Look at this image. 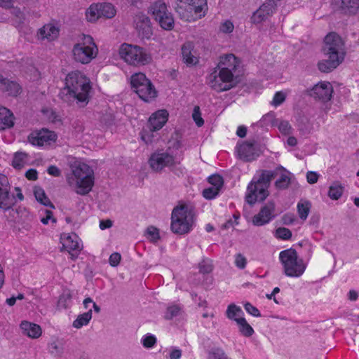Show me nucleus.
Wrapping results in <instances>:
<instances>
[{"label":"nucleus","instance_id":"680f3d73","mask_svg":"<svg viewBox=\"0 0 359 359\" xmlns=\"http://www.w3.org/2000/svg\"><path fill=\"white\" fill-rule=\"evenodd\" d=\"M121 261V255L118 252L112 253L109 259V262L111 266H117Z\"/></svg>","mask_w":359,"mask_h":359},{"label":"nucleus","instance_id":"c03bdc74","mask_svg":"<svg viewBox=\"0 0 359 359\" xmlns=\"http://www.w3.org/2000/svg\"><path fill=\"white\" fill-rule=\"evenodd\" d=\"M208 359H228V357L222 348H215L209 352Z\"/></svg>","mask_w":359,"mask_h":359},{"label":"nucleus","instance_id":"c756f323","mask_svg":"<svg viewBox=\"0 0 359 359\" xmlns=\"http://www.w3.org/2000/svg\"><path fill=\"white\" fill-rule=\"evenodd\" d=\"M34 194L37 201L42 205L51 208H55L54 205L51 203L50 199L46 196L44 190L40 187H35L34 188Z\"/></svg>","mask_w":359,"mask_h":359},{"label":"nucleus","instance_id":"bb28decb","mask_svg":"<svg viewBox=\"0 0 359 359\" xmlns=\"http://www.w3.org/2000/svg\"><path fill=\"white\" fill-rule=\"evenodd\" d=\"M187 10L200 18L205 15L208 10L207 0H187Z\"/></svg>","mask_w":359,"mask_h":359},{"label":"nucleus","instance_id":"2f4dec72","mask_svg":"<svg viewBox=\"0 0 359 359\" xmlns=\"http://www.w3.org/2000/svg\"><path fill=\"white\" fill-rule=\"evenodd\" d=\"M98 8L100 18H112L116 15V9L110 3L98 4Z\"/></svg>","mask_w":359,"mask_h":359},{"label":"nucleus","instance_id":"c9c22d12","mask_svg":"<svg viewBox=\"0 0 359 359\" xmlns=\"http://www.w3.org/2000/svg\"><path fill=\"white\" fill-rule=\"evenodd\" d=\"M226 313L228 318L236 321V319L241 318V315L243 313L241 307L231 304L228 306Z\"/></svg>","mask_w":359,"mask_h":359},{"label":"nucleus","instance_id":"f8f14e48","mask_svg":"<svg viewBox=\"0 0 359 359\" xmlns=\"http://www.w3.org/2000/svg\"><path fill=\"white\" fill-rule=\"evenodd\" d=\"M149 164L155 172H160L164 168H171L175 165V160L172 155L168 152H154L149 159Z\"/></svg>","mask_w":359,"mask_h":359},{"label":"nucleus","instance_id":"a878e982","mask_svg":"<svg viewBox=\"0 0 359 359\" xmlns=\"http://www.w3.org/2000/svg\"><path fill=\"white\" fill-rule=\"evenodd\" d=\"M20 328L23 334L32 339L39 338L42 333L41 328L39 325L26 320L21 322Z\"/></svg>","mask_w":359,"mask_h":359},{"label":"nucleus","instance_id":"a211bd4d","mask_svg":"<svg viewBox=\"0 0 359 359\" xmlns=\"http://www.w3.org/2000/svg\"><path fill=\"white\" fill-rule=\"evenodd\" d=\"M56 140V135L54 132L42 130L35 133H31L28 136L29 142L36 146H43L44 144H50V142H55Z\"/></svg>","mask_w":359,"mask_h":359},{"label":"nucleus","instance_id":"774afa93","mask_svg":"<svg viewBox=\"0 0 359 359\" xmlns=\"http://www.w3.org/2000/svg\"><path fill=\"white\" fill-rule=\"evenodd\" d=\"M295 220L294 216L292 214H285L282 217V222L283 224H292Z\"/></svg>","mask_w":359,"mask_h":359},{"label":"nucleus","instance_id":"f03ea898","mask_svg":"<svg viewBox=\"0 0 359 359\" xmlns=\"http://www.w3.org/2000/svg\"><path fill=\"white\" fill-rule=\"evenodd\" d=\"M91 89L90 80L80 72L69 73L65 79V87L59 95L66 102L76 101L79 107H85L89 102V92Z\"/></svg>","mask_w":359,"mask_h":359},{"label":"nucleus","instance_id":"bf43d9fd","mask_svg":"<svg viewBox=\"0 0 359 359\" xmlns=\"http://www.w3.org/2000/svg\"><path fill=\"white\" fill-rule=\"evenodd\" d=\"M114 120V116L111 113H106L100 117V121L106 126L112 125Z\"/></svg>","mask_w":359,"mask_h":359},{"label":"nucleus","instance_id":"1a4fd4ad","mask_svg":"<svg viewBox=\"0 0 359 359\" xmlns=\"http://www.w3.org/2000/svg\"><path fill=\"white\" fill-rule=\"evenodd\" d=\"M72 53L75 61L81 64H88L96 57L97 47L92 36L84 35L83 41L74 46Z\"/></svg>","mask_w":359,"mask_h":359},{"label":"nucleus","instance_id":"79ce46f5","mask_svg":"<svg viewBox=\"0 0 359 359\" xmlns=\"http://www.w3.org/2000/svg\"><path fill=\"white\" fill-rule=\"evenodd\" d=\"M208 182L220 191L224 184V180L221 175L214 174L208 177Z\"/></svg>","mask_w":359,"mask_h":359},{"label":"nucleus","instance_id":"58836bf2","mask_svg":"<svg viewBox=\"0 0 359 359\" xmlns=\"http://www.w3.org/2000/svg\"><path fill=\"white\" fill-rule=\"evenodd\" d=\"M26 154L22 152H16L14 155L12 165L16 169H21L24 166Z\"/></svg>","mask_w":359,"mask_h":359},{"label":"nucleus","instance_id":"cd10ccee","mask_svg":"<svg viewBox=\"0 0 359 359\" xmlns=\"http://www.w3.org/2000/svg\"><path fill=\"white\" fill-rule=\"evenodd\" d=\"M0 90L6 92L8 95L17 96L21 90L20 85L6 78L0 79Z\"/></svg>","mask_w":359,"mask_h":359},{"label":"nucleus","instance_id":"6e6d98bb","mask_svg":"<svg viewBox=\"0 0 359 359\" xmlns=\"http://www.w3.org/2000/svg\"><path fill=\"white\" fill-rule=\"evenodd\" d=\"M244 308L246 310L248 313H249L250 315L255 316V317H259L261 316V313L253 305H252L250 303L247 302L244 305Z\"/></svg>","mask_w":359,"mask_h":359},{"label":"nucleus","instance_id":"6e6552de","mask_svg":"<svg viewBox=\"0 0 359 359\" xmlns=\"http://www.w3.org/2000/svg\"><path fill=\"white\" fill-rule=\"evenodd\" d=\"M130 84L134 92L145 102H149L157 96V91L151 81L143 73L133 74L130 78Z\"/></svg>","mask_w":359,"mask_h":359},{"label":"nucleus","instance_id":"ea45409f","mask_svg":"<svg viewBox=\"0 0 359 359\" xmlns=\"http://www.w3.org/2000/svg\"><path fill=\"white\" fill-rule=\"evenodd\" d=\"M275 121V114L273 112L268 113L264 115L262 118L257 123L260 127H265L270 125H273Z\"/></svg>","mask_w":359,"mask_h":359},{"label":"nucleus","instance_id":"69168bd1","mask_svg":"<svg viewBox=\"0 0 359 359\" xmlns=\"http://www.w3.org/2000/svg\"><path fill=\"white\" fill-rule=\"evenodd\" d=\"M25 177L29 180H36L38 178V172L36 169L30 168L25 172Z\"/></svg>","mask_w":359,"mask_h":359},{"label":"nucleus","instance_id":"7c9ffc66","mask_svg":"<svg viewBox=\"0 0 359 359\" xmlns=\"http://www.w3.org/2000/svg\"><path fill=\"white\" fill-rule=\"evenodd\" d=\"M236 322L238 325L239 332L243 336L250 337L254 334L253 328L244 318L236 319Z\"/></svg>","mask_w":359,"mask_h":359},{"label":"nucleus","instance_id":"5701e85b","mask_svg":"<svg viewBox=\"0 0 359 359\" xmlns=\"http://www.w3.org/2000/svg\"><path fill=\"white\" fill-rule=\"evenodd\" d=\"M334 2L345 14H355L359 9V0H334Z\"/></svg>","mask_w":359,"mask_h":359},{"label":"nucleus","instance_id":"9d476101","mask_svg":"<svg viewBox=\"0 0 359 359\" xmlns=\"http://www.w3.org/2000/svg\"><path fill=\"white\" fill-rule=\"evenodd\" d=\"M149 11L161 28L165 30L173 29L174 19L171 13L168 11L165 2L161 0L155 1L150 6Z\"/></svg>","mask_w":359,"mask_h":359},{"label":"nucleus","instance_id":"37998d69","mask_svg":"<svg viewBox=\"0 0 359 359\" xmlns=\"http://www.w3.org/2000/svg\"><path fill=\"white\" fill-rule=\"evenodd\" d=\"M275 236L282 240H289L292 237V232L289 229L279 227L276 230Z\"/></svg>","mask_w":359,"mask_h":359},{"label":"nucleus","instance_id":"423d86ee","mask_svg":"<svg viewBox=\"0 0 359 359\" xmlns=\"http://www.w3.org/2000/svg\"><path fill=\"white\" fill-rule=\"evenodd\" d=\"M119 55L126 62L134 66L145 65L152 60L151 54L144 48L128 43L121 46Z\"/></svg>","mask_w":359,"mask_h":359},{"label":"nucleus","instance_id":"dca6fc26","mask_svg":"<svg viewBox=\"0 0 359 359\" xmlns=\"http://www.w3.org/2000/svg\"><path fill=\"white\" fill-rule=\"evenodd\" d=\"M136 29L142 38L149 39L152 36V27L150 18L142 13H137L134 19Z\"/></svg>","mask_w":359,"mask_h":359},{"label":"nucleus","instance_id":"c85d7f7f","mask_svg":"<svg viewBox=\"0 0 359 359\" xmlns=\"http://www.w3.org/2000/svg\"><path fill=\"white\" fill-rule=\"evenodd\" d=\"M14 116L13 113L6 107H0V130L13 127Z\"/></svg>","mask_w":359,"mask_h":359},{"label":"nucleus","instance_id":"a19ab883","mask_svg":"<svg viewBox=\"0 0 359 359\" xmlns=\"http://www.w3.org/2000/svg\"><path fill=\"white\" fill-rule=\"evenodd\" d=\"M147 238L153 243H156L160 239L159 231L154 226H149L146 230Z\"/></svg>","mask_w":359,"mask_h":359},{"label":"nucleus","instance_id":"338daca9","mask_svg":"<svg viewBox=\"0 0 359 359\" xmlns=\"http://www.w3.org/2000/svg\"><path fill=\"white\" fill-rule=\"evenodd\" d=\"M47 172L50 175L54 177H59L61 175L60 170L55 165H50L47 169Z\"/></svg>","mask_w":359,"mask_h":359},{"label":"nucleus","instance_id":"a18cd8bd","mask_svg":"<svg viewBox=\"0 0 359 359\" xmlns=\"http://www.w3.org/2000/svg\"><path fill=\"white\" fill-rule=\"evenodd\" d=\"M156 338L154 335L147 334L142 337L141 342L144 348H150L154 346L156 344Z\"/></svg>","mask_w":359,"mask_h":359},{"label":"nucleus","instance_id":"4be33fe9","mask_svg":"<svg viewBox=\"0 0 359 359\" xmlns=\"http://www.w3.org/2000/svg\"><path fill=\"white\" fill-rule=\"evenodd\" d=\"M16 204L15 195L11 193V187L0 189V209L7 211Z\"/></svg>","mask_w":359,"mask_h":359},{"label":"nucleus","instance_id":"f704fd0d","mask_svg":"<svg viewBox=\"0 0 359 359\" xmlns=\"http://www.w3.org/2000/svg\"><path fill=\"white\" fill-rule=\"evenodd\" d=\"M156 131L158 130H153L150 126L147 125V127L143 128L140 133L142 140L144 141L147 144H151L154 140V137H156L154 133Z\"/></svg>","mask_w":359,"mask_h":359},{"label":"nucleus","instance_id":"b1692460","mask_svg":"<svg viewBox=\"0 0 359 359\" xmlns=\"http://www.w3.org/2000/svg\"><path fill=\"white\" fill-rule=\"evenodd\" d=\"M60 29L52 23H48L40 28L37 32L38 38L41 39H48L53 41L57 38Z\"/></svg>","mask_w":359,"mask_h":359},{"label":"nucleus","instance_id":"052dcab7","mask_svg":"<svg viewBox=\"0 0 359 359\" xmlns=\"http://www.w3.org/2000/svg\"><path fill=\"white\" fill-rule=\"evenodd\" d=\"M49 350L51 354L60 356L62 353V348L59 346L57 343H51L49 346Z\"/></svg>","mask_w":359,"mask_h":359},{"label":"nucleus","instance_id":"2eb2a0df","mask_svg":"<svg viewBox=\"0 0 359 359\" xmlns=\"http://www.w3.org/2000/svg\"><path fill=\"white\" fill-rule=\"evenodd\" d=\"M61 239L62 241V247L69 253L72 259L75 260L82 250L79 237L75 233L72 235L64 234L61 236Z\"/></svg>","mask_w":359,"mask_h":359},{"label":"nucleus","instance_id":"f3484780","mask_svg":"<svg viewBox=\"0 0 359 359\" xmlns=\"http://www.w3.org/2000/svg\"><path fill=\"white\" fill-rule=\"evenodd\" d=\"M239 66V60L233 54L226 55L222 57L217 65L218 69L229 75L233 79L234 74Z\"/></svg>","mask_w":359,"mask_h":359},{"label":"nucleus","instance_id":"13d9d810","mask_svg":"<svg viewBox=\"0 0 359 359\" xmlns=\"http://www.w3.org/2000/svg\"><path fill=\"white\" fill-rule=\"evenodd\" d=\"M278 129L283 134L287 135L290 133L291 126L288 121H283L279 123Z\"/></svg>","mask_w":359,"mask_h":359},{"label":"nucleus","instance_id":"f257e3e1","mask_svg":"<svg viewBox=\"0 0 359 359\" xmlns=\"http://www.w3.org/2000/svg\"><path fill=\"white\" fill-rule=\"evenodd\" d=\"M279 178L276 181L275 186L277 189H285L290 184V172L283 166L278 167L275 170H263L257 180L252 179L247 187L245 201L250 205H253L257 201L262 202L269 196L268 188L271 181L278 175Z\"/></svg>","mask_w":359,"mask_h":359},{"label":"nucleus","instance_id":"09e8293b","mask_svg":"<svg viewBox=\"0 0 359 359\" xmlns=\"http://www.w3.org/2000/svg\"><path fill=\"white\" fill-rule=\"evenodd\" d=\"M72 294L69 292H64L62 295H60L58 304L60 306H62L64 309H67L69 307V304L71 302Z\"/></svg>","mask_w":359,"mask_h":359},{"label":"nucleus","instance_id":"0e129e2a","mask_svg":"<svg viewBox=\"0 0 359 359\" xmlns=\"http://www.w3.org/2000/svg\"><path fill=\"white\" fill-rule=\"evenodd\" d=\"M318 174L314 171H309L306 173L307 182L311 184L316 183L318 180Z\"/></svg>","mask_w":359,"mask_h":359},{"label":"nucleus","instance_id":"473e14b6","mask_svg":"<svg viewBox=\"0 0 359 359\" xmlns=\"http://www.w3.org/2000/svg\"><path fill=\"white\" fill-rule=\"evenodd\" d=\"M92 309H89L87 312L80 314L73 322V327L77 329L87 325L92 318Z\"/></svg>","mask_w":359,"mask_h":359},{"label":"nucleus","instance_id":"412c9836","mask_svg":"<svg viewBox=\"0 0 359 359\" xmlns=\"http://www.w3.org/2000/svg\"><path fill=\"white\" fill-rule=\"evenodd\" d=\"M168 117V113L166 110H158L150 116L147 125L150 126L153 130H159L167 122Z\"/></svg>","mask_w":359,"mask_h":359},{"label":"nucleus","instance_id":"4c0bfd02","mask_svg":"<svg viewBox=\"0 0 359 359\" xmlns=\"http://www.w3.org/2000/svg\"><path fill=\"white\" fill-rule=\"evenodd\" d=\"M311 206V203L307 201L303 203H298L297 211L299 216L302 219L305 220L307 218L310 212Z\"/></svg>","mask_w":359,"mask_h":359},{"label":"nucleus","instance_id":"5fc2aeb1","mask_svg":"<svg viewBox=\"0 0 359 359\" xmlns=\"http://www.w3.org/2000/svg\"><path fill=\"white\" fill-rule=\"evenodd\" d=\"M285 100V95L282 92H277L273 96L271 104L277 107L281 104Z\"/></svg>","mask_w":359,"mask_h":359},{"label":"nucleus","instance_id":"20e7f679","mask_svg":"<svg viewBox=\"0 0 359 359\" xmlns=\"http://www.w3.org/2000/svg\"><path fill=\"white\" fill-rule=\"evenodd\" d=\"M193 209L185 204L175 207L171 215V231L176 234L189 233L194 224Z\"/></svg>","mask_w":359,"mask_h":359},{"label":"nucleus","instance_id":"9b49d317","mask_svg":"<svg viewBox=\"0 0 359 359\" xmlns=\"http://www.w3.org/2000/svg\"><path fill=\"white\" fill-rule=\"evenodd\" d=\"M208 85L212 89L219 93L231 89L236 83L230 74L226 75L220 70H215L208 77Z\"/></svg>","mask_w":359,"mask_h":359},{"label":"nucleus","instance_id":"0eeeda50","mask_svg":"<svg viewBox=\"0 0 359 359\" xmlns=\"http://www.w3.org/2000/svg\"><path fill=\"white\" fill-rule=\"evenodd\" d=\"M279 259L287 276L299 277L305 271L306 264L302 259H299L297 251L293 248L281 251Z\"/></svg>","mask_w":359,"mask_h":359},{"label":"nucleus","instance_id":"49530a36","mask_svg":"<svg viewBox=\"0 0 359 359\" xmlns=\"http://www.w3.org/2000/svg\"><path fill=\"white\" fill-rule=\"evenodd\" d=\"M180 310L181 308L177 305H172L168 306L165 313V318L167 320H171L180 314Z\"/></svg>","mask_w":359,"mask_h":359},{"label":"nucleus","instance_id":"3c124183","mask_svg":"<svg viewBox=\"0 0 359 359\" xmlns=\"http://www.w3.org/2000/svg\"><path fill=\"white\" fill-rule=\"evenodd\" d=\"M247 264L246 258L241 253L236 254L235 256V265L240 269L245 268Z\"/></svg>","mask_w":359,"mask_h":359},{"label":"nucleus","instance_id":"aec40b11","mask_svg":"<svg viewBox=\"0 0 359 359\" xmlns=\"http://www.w3.org/2000/svg\"><path fill=\"white\" fill-rule=\"evenodd\" d=\"M239 158L244 161L249 162L256 159L259 153L256 150L254 144L245 142L240 145L238 149Z\"/></svg>","mask_w":359,"mask_h":359},{"label":"nucleus","instance_id":"393cba45","mask_svg":"<svg viewBox=\"0 0 359 359\" xmlns=\"http://www.w3.org/2000/svg\"><path fill=\"white\" fill-rule=\"evenodd\" d=\"M194 46L192 42H186L182 47L183 61L187 66H194L198 62V57L193 53Z\"/></svg>","mask_w":359,"mask_h":359},{"label":"nucleus","instance_id":"6ab92c4d","mask_svg":"<svg viewBox=\"0 0 359 359\" xmlns=\"http://www.w3.org/2000/svg\"><path fill=\"white\" fill-rule=\"evenodd\" d=\"M276 8V3L273 0H268L264 2L256 11H255L251 18L254 23H260L269 16L272 15Z\"/></svg>","mask_w":359,"mask_h":359},{"label":"nucleus","instance_id":"e433bc0d","mask_svg":"<svg viewBox=\"0 0 359 359\" xmlns=\"http://www.w3.org/2000/svg\"><path fill=\"white\" fill-rule=\"evenodd\" d=\"M86 15L88 21L95 22L100 18L98 4H92L86 11Z\"/></svg>","mask_w":359,"mask_h":359},{"label":"nucleus","instance_id":"72a5a7b5","mask_svg":"<svg viewBox=\"0 0 359 359\" xmlns=\"http://www.w3.org/2000/svg\"><path fill=\"white\" fill-rule=\"evenodd\" d=\"M344 187L339 182H333L328 191V196L332 200H338L343 194Z\"/></svg>","mask_w":359,"mask_h":359},{"label":"nucleus","instance_id":"7ed1b4c3","mask_svg":"<svg viewBox=\"0 0 359 359\" xmlns=\"http://www.w3.org/2000/svg\"><path fill=\"white\" fill-rule=\"evenodd\" d=\"M322 52L326 57L318 63L321 72L328 73L336 69L344 60L346 49L341 37L330 32L324 39Z\"/></svg>","mask_w":359,"mask_h":359},{"label":"nucleus","instance_id":"39448f33","mask_svg":"<svg viewBox=\"0 0 359 359\" xmlns=\"http://www.w3.org/2000/svg\"><path fill=\"white\" fill-rule=\"evenodd\" d=\"M71 170L76 179V192L80 195L88 194L94 184L93 169L84 163L76 161L71 165Z\"/></svg>","mask_w":359,"mask_h":359},{"label":"nucleus","instance_id":"de8ad7c7","mask_svg":"<svg viewBox=\"0 0 359 359\" xmlns=\"http://www.w3.org/2000/svg\"><path fill=\"white\" fill-rule=\"evenodd\" d=\"M219 190L217 188L211 187L203 191V196L208 200L215 198L219 194Z\"/></svg>","mask_w":359,"mask_h":359},{"label":"nucleus","instance_id":"4d7b16f0","mask_svg":"<svg viewBox=\"0 0 359 359\" xmlns=\"http://www.w3.org/2000/svg\"><path fill=\"white\" fill-rule=\"evenodd\" d=\"M182 357V350L172 346L170 347V351L168 356H166L167 359H180Z\"/></svg>","mask_w":359,"mask_h":359},{"label":"nucleus","instance_id":"ddd939ff","mask_svg":"<svg viewBox=\"0 0 359 359\" xmlns=\"http://www.w3.org/2000/svg\"><path fill=\"white\" fill-rule=\"evenodd\" d=\"M275 203L268 201L252 219L254 226H261L269 223L274 217Z\"/></svg>","mask_w":359,"mask_h":359},{"label":"nucleus","instance_id":"864d4df0","mask_svg":"<svg viewBox=\"0 0 359 359\" xmlns=\"http://www.w3.org/2000/svg\"><path fill=\"white\" fill-rule=\"evenodd\" d=\"M212 269V265L210 262L203 260L199 263V271L202 273H210Z\"/></svg>","mask_w":359,"mask_h":359},{"label":"nucleus","instance_id":"e2e57ef3","mask_svg":"<svg viewBox=\"0 0 359 359\" xmlns=\"http://www.w3.org/2000/svg\"><path fill=\"white\" fill-rule=\"evenodd\" d=\"M220 30L224 33H231L233 30V25L231 21L226 20L222 24Z\"/></svg>","mask_w":359,"mask_h":359},{"label":"nucleus","instance_id":"8fccbe9b","mask_svg":"<svg viewBox=\"0 0 359 359\" xmlns=\"http://www.w3.org/2000/svg\"><path fill=\"white\" fill-rule=\"evenodd\" d=\"M192 118L198 127H201L204 124V121L201 117V113L199 106H195L193 110Z\"/></svg>","mask_w":359,"mask_h":359},{"label":"nucleus","instance_id":"603ef678","mask_svg":"<svg viewBox=\"0 0 359 359\" xmlns=\"http://www.w3.org/2000/svg\"><path fill=\"white\" fill-rule=\"evenodd\" d=\"M175 11L179 14L180 17L182 19H185V20L189 19V13H191L187 10V3H186L185 7H184L183 6L177 5V7L175 8Z\"/></svg>","mask_w":359,"mask_h":359},{"label":"nucleus","instance_id":"4468645a","mask_svg":"<svg viewBox=\"0 0 359 359\" xmlns=\"http://www.w3.org/2000/svg\"><path fill=\"white\" fill-rule=\"evenodd\" d=\"M333 88L330 82H320L309 90V95L315 98L327 102L332 97Z\"/></svg>","mask_w":359,"mask_h":359}]
</instances>
